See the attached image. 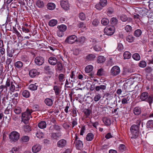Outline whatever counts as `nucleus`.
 Returning a JSON list of instances; mask_svg holds the SVG:
<instances>
[{"label": "nucleus", "mask_w": 153, "mask_h": 153, "mask_svg": "<svg viewBox=\"0 0 153 153\" xmlns=\"http://www.w3.org/2000/svg\"><path fill=\"white\" fill-rule=\"evenodd\" d=\"M147 128H153V120H150L148 121L146 124Z\"/></svg>", "instance_id": "35"}, {"label": "nucleus", "mask_w": 153, "mask_h": 153, "mask_svg": "<svg viewBox=\"0 0 153 153\" xmlns=\"http://www.w3.org/2000/svg\"><path fill=\"white\" fill-rule=\"evenodd\" d=\"M141 122L140 120H137L136 125H132L130 128V130L132 133V136L131 137V140L132 142H135L137 140V137L139 134V126Z\"/></svg>", "instance_id": "1"}, {"label": "nucleus", "mask_w": 153, "mask_h": 153, "mask_svg": "<svg viewBox=\"0 0 153 153\" xmlns=\"http://www.w3.org/2000/svg\"><path fill=\"white\" fill-rule=\"evenodd\" d=\"M94 135L91 133H88L86 137V140L89 141L92 140L94 138Z\"/></svg>", "instance_id": "24"}, {"label": "nucleus", "mask_w": 153, "mask_h": 153, "mask_svg": "<svg viewBox=\"0 0 153 153\" xmlns=\"http://www.w3.org/2000/svg\"><path fill=\"white\" fill-rule=\"evenodd\" d=\"M106 85H101L100 86H97L95 87V90L97 91H99L100 89L105 90L106 89Z\"/></svg>", "instance_id": "37"}, {"label": "nucleus", "mask_w": 153, "mask_h": 153, "mask_svg": "<svg viewBox=\"0 0 153 153\" xmlns=\"http://www.w3.org/2000/svg\"><path fill=\"white\" fill-rule=\"evenodd\" d=\"M29 140V137L27 136H23L20 140V141L22 142H28Z\"/></svg>", "instance_id": "25"}, {"label": "nucleus", "mask_w": 153, "mask_h": 153, "mask_svg": "<svg viewBox=\"0 0 153 153\" xmlns=\"http://www.w3.org/2000/svg\"><path fill=\"white\" fill-rule=\"evenodd\" d=\"M57 33L58 36L59 37H62L64 35L63 32L59 30L57 31Z\"/></svg>", "instance_id": "62"}, {"label": "nucleus", "mask_w": 153, "mask_h": 153, "mask_svg": "<svg viewBox=\"0 0 153 153\" xmlns=\"http://www.w3.org/2000/svg\"><path fill=\"white\" fill-rule=\"evenodd\" d=\"M141 112L140 108L138 107H136L134 108V113L136 115H139Z\"/></svg>", "instance_id": "27"}, {"label": "nucleus", "mask_w": 153, "mask_h": 153, "mask_svg": "<svg viewBox=\"0 0 153 153\" xmlns=\"http://www.w3.org/2000/svg\"><path fill=\"white\" fill-rule=\"evenodd\" d=\"M66 140L64 139H62L59 140L58 142L57 145L59 147H63L66 145Z\"/></svg>", "instance_id": "14"}, {"label": "nucleus", "mask_w": 153, "mask_h": 153, "mask_svg": "<svg viewBox=\"0 0 153 153\" xmlns=\"http://www.w3.org/2000/svg\"><path fill=\"white\" fill-rule=\"evenodd\" d=\"M31 44L30 43H29L28 41L23 42L22 43V45L23 46V47H26L27 48H29V47L28 46Z\"/></svg>", "instance_id": "45"}, {"label": "nucleus", "mask_w": 153, "mask_h": 153, "mask_svg": "<svg viewBox=\"0 0 153 153\" xmlns=\"http://www.w3.org/2000/svg\"><path fill=\"white\" fill-rule=\"evenodd\" d=\"M96 56L93 54H90L86 56V59L88 60L92 61L94 60Z\"/></svg>", "instance_id": "30"}, {"label": "nucleus", "mask_w": 153, "mask_h": 153, "mask_svg": "<svg viewBox=\"0 0 153 153\" xmlns=\"http://www.w3.org/2000/svg\"><path fill=\"white\" fill-rule=\"evenodd\" d=\"M77 41L78 39L77 36L75 35H72L67 37L65 42L66 43L72 44Z\"/></svg>", "instance_id": "6"}, {"label": "nucleus", "mask_w": 153, "mask_h": 153, "mask_svg": "<svg viewBox=\"0 0 153 153\" xmlns=\"http://www.w3.org/2000/svg\"><path fill=\"white\" fill-rule=\"evenodd\" d=\"M22 94L23 96L25 98L28 97L30 95L29 91L27 90L24 91L23 92Z\"/></svg>", "instance_id": "42"}, {"label": "nucleus", "mask_w": 153, "mask_h": 153, "mask_svg": "<svg viewBox=\"0 0 153 153\" xmlns=\"http://www.w3.org/2000/svg\"><path fill=\"white\" fill-rule=\"evenodd\" d=\"M29 88L33 91L36 90L37 89V86L34 84H31L29 85Z\"/></svg>", "instance_id": "49"}, {"label": "nucleus", "mask_w": 153, "mask_h": 153, "mask_svg": "<svg viewBox=\"0 0 153 153\" xmlns=\"http://www.w3.org/2000/svg\"><path fill=\"white\" fill-rule=\"evenodd\" d=\"M47 7L48 9L52 10L55 8V5L53 3H50L47 4Z\"/></svg>", "instance_id": "26"}, {"label": "nucleus", "mask_w": 153, "mask_h": 153, "mask_svg": "<svg viewBox=\"0 0 153 153\" xmlns=\"http://www.w3.org/2000/svg\"><path fill=\"white\" fill-rule=\"evenodd\" d=\"M99 3L103 7L107 4V1L106 0H100Z\"/></svg>", "instance_id": "56"}, {"label": "nucleus", "mask_w": 153, "mask_h": 153, "mask_svg": "<svg viewBox=\"0 0 153 153\" xmlns=\"http://www.w3.org/2000/svg\"><path fill=\"white\" fill-rule=\"evenodd\" d=\"M126 40L128 42H131L133 41L134 37L132 35H130L127 37Z\"/></svg>", "instance_id": "44"}, {"label": "nucleus", "mask_w": 153, "mask_h": 153, "mask_svg": "<svg viewBox=\"0 0 153 153\" xmlns=\"http://www.w3.org/2000/svg\"><path fill=\"white\" fill-rule=\"evenodd\" d=\"M125 82V88L129 91H132L134 90L135 86L133 85V83L131 80L127 79Z\"/></svg>", "instance_id": "5"}, {"label": "nucleus", "mask_w": 153, "mask_h": 153, "mask_svg": "<svg viewBox=\"0 0 153 153\" xmlns=\"http://www.w3.org/2000/svg\"><path fill=\"white\" fill-rule=\"evenodd\" d=\"M140 99L143 101L148 102L150 106H151L153 101V95H149L148 92H144L142 93L140 95Z\"/></svg>", "instance_id": "2"}, {"label": "nucleus", "mask_w": 153, "mask_h": 153, "mask_svg": "<svg viewBox=\"0 0 153 153\" xmlns=\"http://www.w3.org/2000/svg\"><path fill=\"white\" fill-rule=\"evenodd\" d=\"M75 142H74V143ZM75 146L76 149L79 150H82L83 148V144L82 142L78 140L75 142Z\"/></svg>", "instance_id": "11"}, {"label": "nucleus", "mask_w": 153, "mask_h": 153, "mask_svg": "<svg viewBox=\"0 0 153 153\" xmlns=\"http://www.w3.org/2000/svg\"><path fill=\"white\" fill-rule=\"evenodd\" d=\"M42 148L41 146L39 144H36L33 146L32 149V152L34 153H37L39 152Z\"/></svg>", "instance_id": "12"}, {"label": "nucleus", "mask_w": 153, "mask_h": 153, "mask_svg": "<svg viewBox=\"0 0 153 153\" xmlns=\"http://www.w3.org/2000/svg\"><path fill=\"white\" fill-rule=\"evenodd\" d=\"M65 78V75L62 74H60L59 76V79L60 82H62Z\"/></svg>", "instance_id": "54"}, {"label": "nucleus", "mask_w": 153, "mask_h": 153, "mask_svg": "<svg viewBox=\"0 0 153 153\" xmlns=\"http://www.w3.org/2000/svg\"><path fill=\"white\" fill-rule=\"evenodd\" d=\"M32 111L27 109L26 112L22 114V120L23 122L25 123H27L31 117V114Z\"/></svg>", "instance_id": "3"}, {"label": "nucleus", "mask_w": 153, "mask_h": 153, "mask_svg": "<svg viewBox=\"0 0 153 153\" xmlns=\"http://www.w3.org/2000/svg\"><path fill=\"white\" fill-rule=\"evenodd\" d=\"M101 98L100 94H98L96 95L94 98V100L96 102L99 101Z\"/></svg>", "instance_id": "58"}, {"label": "nucleus", "mask_w": 153, "mask_h": 153, "mask_svg": "<svg viewBox=\"0 0 153 153\" xmlns=\"http://www.w3.org/2000/svg\"><path fill=\"white\" fill-rule=\"evenodd\" d=\"M141 30L140 29H138L134 31V35L137 37H139L141 35Z\"/></svg>", "instance_id": "33"}, {"label": "nucleus", "mask_w": 153, "mask_h": 153, "mask_svg": "<svg viewBox=\"0 0 153 153\" xmlns=\"http://www.w3.org/2000/svg\"><path fill=\"white\" fill-rule=\"evenodd\" d=\"M79 17L82 20H84L85 19V14L83 13H80L79 14Z\"/></svg>", "instance_id": "52"}, {"label": "nucleus", "mask_w": 153, "mask_h": 153, "mask_svg": "<svg viewBox=\"0 0 153 153\" xmlns=\"http://www.w3.org/2000/svg\"><path fill=\"white\" fill-rule=\"evenodd\" d=\"M57 69L59 71H62L63 70V68L62 63L60 62H58L57 63Z\"/></svg>", "instance_id": "41"}, {"label": "nucleus", "mask_w": 153, "mask_h": 153, "mask_svg": "<svg viewBox=\"0 0 153 153\" xmlns=\"http://www.w3.org/2000/svg\"><path fill=\"white\" fill-rule=\"evenodd\" d=\"M38 126L40 128H44L46 126V123L44 121H41L38 124Z\"/></svg>", "instance_id": "21"}, {"label": "nucleus", "mask_w": 153, "mask_h": 153, "mask_svg": "<svg viewBox=\"0 0 153 153\" xmlns=\"http://www.w3.org/2000/svg\"><path fill=\"white\" fill-rule=\"evenodd\" d=\"M24 130L26 132H28L31 131L30 127L28 125H25L24 126Z\"/></svg>", "instance_id": "47"}, {"label": "nucleus", "mask_w": 153, "mask_h": 153, "mask_svg": "<svg viewBox=\"0 0 153 153\" xmlns=\"http://www.w3.org/2000/svg\"><path fill=\"white\" fill-rule=\"evenodd\" d=\"M53 129L57 131H59L60 130V126L56 124H54L53 126L52 127L51 126L49 127L50 130H52Z\"/></svg>", "instance_id": "23"}, {"label": "nucleus", "mask_w": 153, "mask_h": 153, "mask_svg": "<svg viewBox=\"0 0 153 153\" xmlns=\"http://www.w3.org/2000/svg\"><path fill=\"white\" fill-rule=\"evenodd\" d=\"M48 61L49 63L52 65H55L57 63V60L54 57L51 56L49 58Z\"/></svg>", "instance_id": "13"}, {"label": "nucleus", "mask_w": 153, "mask_h": 153, "mask_svg": "<svg viewBox=\"0 0 153 153\" xmlns=\"http://www.w3.org/2000/svg\"><path fill=\"white\" fill-rule=\"evenodd\" d=\"M44 71L47 73L50 74L53 73L51 66L48 65H45L44 67Z\"/></svg>", "instance_id": "15"}, {"label": "nucleus", "mask_w": 153, "mask_h": 153, "mask_svg": "<svg viewBox=\"0 0 153 153\" xmlns=\"http://www.w3.org/2000/svg\"><path fill=\"white\" fill-rule=\"evenodd\" d=\"M123 49V46L121 43H119L118 44V49L119 50L121 51Z\"/></svg>", "instance_id": "63"}, {"label": "nucleus", "mask_w": 153, "mask_h": 153, "mask_svg": "<svg viewBox=\"0 0 153 153\" xmlns=\"http://www.w3.org/2000/svg\"><path fill=\"white\" fill-rule=\"evenodd\" d=\"M101 23L104 25H107L109 22L108 19L106 18H103L101 21Z\"/></svg>", "instance_id": "38"}, {"label": "nucleus", "mask_w": 153, "mask_h": 153, "mask_svg": "<svg viewBox=\"0 0 153 153\" xmlns=\"http://www.w3.org/2000/svg\"><path fill=\"white\" fill-rule=\"evenodd\" d=\"M36 5L39 7H42L44 6V4L43 2L40 0H38L36 3Z\"/></svg>", "instance_id": "40"}, {"label": "nucleus", "mask_w": 153, "mask_h": 153, "mask_svg": "<svg viewBox=\"0 0 153 153\" xmlns=\"http://www.w3.org/2000/svg\"><path fill=\"white\" fill-rule=\"evenodd\" d=\"M85 38L84 36H82L78 38V41L76 42H78L80 45H82L85 42Z\"/></svg>", "instance_id": "32"}, {"label": "nucleus", "mask_w": 153, "mask_h": 153, "mask_svg": "<svg viewBox=\"0 0 153 153\" xmlns=\"http://www.w3.org/2000/svg\"><path fill=\"white\" fill-rule=\"evenodd\" d=\"M11 85V82L10 79H8L6 81V85H5L6 87V89H7V87H9Z\"/></svg>", "instance_id": "61"}, {"label": "nucleus", "mask_w": 153, "mask_h": 153, "mask_svg": "<svg viewBox=\"0 0 153 153\" xmlns=\"http://www.w3.org/2000/svg\"><path fill=\"white\" fill-rule=\"evenodd\" d=\"M95 7L98 10H100L102 9L103 7L101 5V4L100 3H99L96 4L95 6Z\"/></svg>", "instance_id": "59"}, {"label": "nucleus", "mask_w": 153, "mask_h": 153, "mask_svg": "<svg viewBox=\"0 0 153 153\" xmlns=\"http://www.w3.org/2000/svg\"><path fill=\"white\" fill-rule=\"evenodd\" d=\"M99 22L98 20L97 19H94L92 22L93 25L95 26H97L98 25Z\"/></svg>", "instance_id": "64"}, {"label": "nucleus", "mask_w": 153, "mask_h": 153, "mask_svg": "<svg viewBox=\"0 0 153 153\" xmlns=\"http://www.w3.org/2000/svg\"><path fill=\"white\" fill-rule=\"evenodd\" d=\"M57 28L60 31L63 32L65 31L67 29V26L64 25H61L58 26Z\"/></svg>", "instance_id": "28"}, {"label": "nucleus", "mask_w": 153, "mask_h": 153, "mask_svg": "<svg viewBox=\"0 0 153 153\" xmlns=\"http://www.w3.org/2000/svg\"><path fill=\"white\" fill-rule=\"evenodd\" d=\"M125 30H126V32L130 33L132 32V28L131 26L127 25L125 27Z\"/></svg>", "instance_id": "46"}, {"label": "nucleus", "mask_w": 153, "mask_h": 153, "mask_svg": "<svg viewBox=\"0 0 153 153\" xmlns=\"http://www.w3.org/2000/svg\"><path fill=\"white\" fill-rule=\"evenodd\" d=\"M114 12V9L111 7H109L108 9L107 13L110 15L112 14Z\"/></svg>", "instance_id": "60"}, {"label": "nucleus", "mask_w": 153, "mask_h": 153, "mask_svg": "<svg viewBox=\"0 0 153 153\" xmlns=\"http://www.w3.org/2000/svg\"><path fill=\"white\" fill-rule=\"evenodd\" d=\"M115 28L113 26H108L104 30V33L107 35L111 36L115 32Z\"/></svg>", "instance_id": "4"}, {"label": "nucleus", "mask_w": 153, "mask_h": 153, "mask_svg": "<svg viewBox=\"0 0 153 153\" xmlns=\"http://www.w3.org/2000/svg\"><path fill=\"white\" fill-rule=\"evenodd\" d=\"M117 20L116 18L114 17L111 18V23L112 24V26H113L116 25L117 23Z\"/></svg>", "instance_id": "39"}, {"label": "nucleus", "mask_w": 153, "mask_h": 153, "mask_svg": "<svg viewBox=\"0 0 153 153\" xmlns=\"http://www.w3.org/2000/svg\"><path fill=\"white\" fill-rule=\"evenodd\" d=\"M11 86L10 88V91L13 92L14 91L15 89V87L14 85L13 84V82L12 81L11 82Z\"/></svg>", "instance_id": "55"}, {"label": "nucleus", "mask_w": 153, "mask_h": 153, "mask_svg": "<svg viewBox=\"0 0 153 153\" xmlns=\"http://www.w3.org/2000/svg\"><path fill=\"white\" fill-rule=\"evenodd\" d=\"M38 74L37 71L36 69H33L30 71L29 74L32 77H34Z\"/></svg>", "instance_id": "17"}, {"label": "nucleus", "mask_w": 153, "mask_h": 153, "mask_svg": "<svg viewBox=\"0 0 153 153\" xmlns=\"http://www.w3.org/2000/svg\"><path fill=\"white\" fill-rule=\"evenodd\" d=\"M101 43L97 42L94 47V50L96 51H101V48L100 47Z\"/></svg>", "instance_id": "22"}, {"label": "nucleus", "mask_w": 153, "mask_h": 153, "mask_svg": "<svg viewBox=\"0 0 153 153\" xmlns=\"http://www.w3.org/2000/svg\"><path fill=\"white\" fill-rule=\"evenodd\" d=\"M15 113L16 114H19L21 112V109L20 108L17 107L14 109Z\"/></svg>", "instance_id": "53"}, {"label": "nucleus", "mask_w": 153, "mask_h": 153, "mask_svg": "<svg viewBox=\"0 0 153 153\" xmlns=\"http://www.w3.org/2000/svg\"><path fill=\"white\" fill-rule=\"evenodd\" d=\"M45 103L49 106H51L53 105V102L52 99L49 98H46L45 100Z\"/></svg>", "instance_id": "20"}, {"label": "nucleus", "mask_w": 153, "mask_h": 153, "mask_svg": "<svg viewBox=\"0 0 153 153\" xmlns=\"http://www.w3.org/2000/svg\"><path fill=\"white\" fill-rule=\"evenodd\" d=\"M139 65L141 67L144 68L146 66V63L145 61H142L139 63Z\"/></svg>", "instance_id": "50"}, {"label": "nucleus", "mask_w": 153, "mask_h": 153, "mask_svg": "<svg viewBox=\"0 0 153 153\" xmlns=\"http://www.w3.org/2000/svg\"><path fill=\"white\" fill-rule=\"evenodd\" d=\"M93 69V66L91 65L87 66L85 68V71L86 73H89Z\"/></svg>", "instance_id": "19"}, {"label": "nucleus", "mask_w": 153, "mask_h": 153, "mask_svg": "<svg viewBox=\"0 0 153 153\" xmlns=\"http://www.w3.org/2000/svg\"><path fill=\"white\" fill-rule=\"evenodd\" d=\"M57 21L55 19H52L49 21L48 24L51 26H54L57 23Z\"/></svg>", "instance_id": "31"}, {"label": "nucleus", "mask_w": 153, "mask_h": 153, "mask_svg": "<svg viewBox=\"0 0 153 153\" xmlns=\"http://www.w3.org/2000/svg\"><path fill=\"white\" fill-rule=\"evenodd\" d=\"M132 58L135 60L138 61L140 60V57L137 53H135L133 54L132 55Z\"/></svg>", "instance_id": "43"}, {"label": "nucleus", "mask_w": 153, "mask_h": 153, "mask_svg": "<svg viewBox=\"0 0 153 153\" xmlns=\"http://www.w3.org/2000/svg\"><path fill=\"white\" fill-rule=\"evenodd\" d=\"M60 4L64 10H68L69 9L70 6L68 0H61Z\"/></svg>", "instance_id": "8"}, {"label": "nucleus", "mask_w": 153, "mask_h": 153, "mask_svg": "<svg viewBox=\"0 0 153 153\" xmlns=\"http://www.w3.org/2000/svg\"><path fill=\"white\" fill-rule=\"evenodd\" d=\"M35 62L37 65H42L44 62V58L42 57H37L35 58Z\"/></svg>", "instance_id": "10"}, {"label": "nucleus", "mask_w": 153, "mask_h": 153, "mask_svg": "<svg viewBox=\"0 0 153 153\" xmlns=\"http://www.w3.org/2000/svg\"><path fill=\"white\" fill-rule=\"evenodd\" d=\"M105 60V58L103 56H100L98 57L97 62L99 63H103Z\"/></svg>", "instance_id": "34"}, {"label": "nucleus", "mask_w": 153, "mask_h": 153, "mask_svg": "<svg viewBox=\"0 0 153 153\" xmlns=\"http://www.w3.org/2000/svg\"><path fill=\"white\" fill-rule=\"evenodd\" d=\"M131 56V53L128 51L125 52V59H128L130 58Z\"/></svg>", "instance_id": "48"}, {"label": "nucleus", "mask_w": 153, "mask_h": 153, "mask_svg": "<svg viewBox=\"0 0 153 153\" xmlns=\"http://www.w3.org/2000/svg\"><path fill=\"white\" fill-rule=\"evenodd\" d=\"M20 134L17 132L13 131L9 135V138L12 141L16 142L19 138Z\"/></svg>", "instance_id": "7"}, {"label": "nucleus", "mask_w": 153, "mask_h": 153, "mask_svg": "<svg viewBox=\"0 0 153 153\" xmlns=\"http://www.w3.org/2000/svg\"><path fill=\"white\" fill-rule=\"evenodd\" d=\"M120 71L119 67L117 66L113 67L111 71V73L113 76H116L119 74Z\"/></svg>", "instance_id": "9"}, {"label": "nucleus", "mask_w": 153, "mask_h": 153, "mask_svg": "<svg viewBox=\"0 0 153 153\" xmlns=\"http://www.w3.org/2000/svg\"><path fill=\"white\" fill-rule=\"evenodd\" d=\"M7 55L11 57H12L13 56V54L14 53L13 50L12 49L11 50H8L7 51Z\"/></svg>", "instance_id": "51"}, {"label": "nucleus", "mask_w": 153, "mask_h": 153, "mask_svg": "<svg viewBox=\"0 0 153 153\" xmlns=\"http://www.w3.org/2000/svg\"><path fill=\"white\" fill-rule=\"evenodd\" d=\"M103 74V70L101 68L98 70L97 72V75L99 76L102 75Z\"/></svg>", "instance_id": "57"}, {"label": "nucleus", "mask_w": 153, "mask_h": 153, "mask_svg": "<svg viewBox=\"0 0 153 153\" xmlns=\"http://www.w3.org/2000/svg\"><path fill=\"white\" fill-rule=\"evenodd\" d=\"M103 121L106 125L107 126L110 125L111 124V120L110 119L106 117H105L103 119Z\"/></svg>", "instance_id": "36"}, {"label": "nucleus", "mask_w": 153, "mask_h": 153, "mask_svg": "<svg viewBox=\"0 0 153 153\" xmlns=\"http://www.w3.org/2000/svg\"><path fill=\"white\" fill-rule=\"evenodd\" d=\"M83 112L87 117H88L92 113L91 110L88 108H85Z\"/></svg>", "instance_id": "29"}, {"label": "nucleus", "mask_w": 153, "mask_h": 153, "mask_svg": "<svg viewBox=\"0 0 153 153\" xmlns=\"http://www.w3.org/2000/svg\"><path fill=\"white\" fill-rule=\"evenodd\" d=\"M53 89L56 95H59L61 91V88L59 86L57 85L55 86L54 87Z\"/></svg>", "instance_id": "18"}, {"label": "nucleus", "mask_w": 153, "mask_h": 153, "mask_svg": "<svg viewBox=\"0 0 153 153\" xmlns=\"http://www.w3.org/2000/svg\"><path fill=\"white\" fill-rule=\"evenodd\" d=\"M23 63L21 61H18L14 64V66L16 68L21 69L22 68Z\"/></svg>", "instance_id": "16"}]
</instances>
